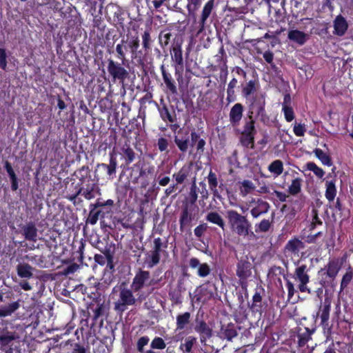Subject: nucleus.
Segmentation results:
<instances>
[{
	"label": "nucleus",
	"mask_w": 353,
	"mask_h": 353,
	"mask_svg": "<svg viewBox=\"0 0 353 353\" xmlns=\"http://www.w3.org/2000/svg\"><path fill=\"white\" fill-rule=\"evenodd\" d=\"M230 230L240 237L252 239L255 234L252 231V225L246 215L235 210L230 209L225 214Z\"/></svg>",
	"instance_id": "obj_1"
},
{
	"label": "nucleus",
	"mask_w": 353,
	"mask_h": 353,
	"mask_svg": "<svg viewBox=\"0 0 353 353\" xmlns=\"http://www.w3.org/2000/svg\"><path fill=\"white\" fill-rule=\"evenodd\" d=\"M134 293V291L131 288H128L125 282L121 283L119 287L118 299L114 303V310L117 314H122L129 306H133L137 302H143L150 295V293H137V297H135Z\"/></svg>",
	"instance_id": "obj_2"
},
{
	"label": "nucleus",
	"mask_w": 353,
	"mask_h": 353,
	"mask_svg": "<svg viewBox=\"0 0 353 353\" xmlns=\"http://www.w3.org/2000/svg\"><path fill=\"white\" fill-rule=\"evenodd\" d=\"M155 167L144 161H139L132 167L130 176L133 183H141L142 188L149 185L150 179L153 178Z\"/></svg>",
	"instance_id": "obj_3"
},
{
	"label": "nucleus",
	"mask_w": 353,
	"mask_h": 353,
	"mask_svg": "<svg viewBox=\"0 0 353 353\" xmlns=\"http://www.w3.org/2000/svg\"><path fill=\"white\" fill-rule=\"evenodd\" d=\"M214 0H208L203 6L198 19L194 18L192 28L198 36L208 30L212 21V17L215 14Z\"/></svg>",
	"instance_id": "obj_4"
},
{
	"label": "nucleus",
	"mask_w": 353,
	"mask_h": 353,
	"mask_svg": "<svg viewBox=\"0 0 353 353\" xmlns=\"http://www.w3.org/2000/svg\"><path fill=\"white\" fill-rule=\"evenodd\" d=\"M123 43L125 44L126 52L130 53L132 60H135L138 65H144L145 54L142 50H139L140 47V40L137 35L128 37L127 39H122Z\"/></svg>",
	"instance_id": "obj_5"
},
{
	"label": "nucleus",
	"mask_w": 353,
	"mask_h": 353,
	"mask_svg": "<svg viewBox=\"0 0 353 353\" xmlns=\"http://www.w3.org/2000/svg\"><path fill=\"white\" fill-rule=\"evenodd\" d=\"M199 213V208L198 206H190L183 203L179 220V228L181 232L190 228L192 222L198 219Z\"/></svg>",
	"instance_id": "obj_6"
},
{
	"label": "nucleus",
	"mask_w": 353,
	"mask_h": 353,
	"mask_svg": "<svg viewBox=\"0 0 353 353\" xmlns=\"http://www.w3.org/2000/svg\"><path fill=\"white\" fill-rule=\"evenodd\" d=\"M114 201L112 199L104 201L102 198H98L94 203H90L89 205L90 212L86 219V223L95 225L99 219L105 218V212L101 210H98L102 206H114Z\"/></svg>",
	"instance_id": "obj_7"
},
{
	"label": "nucleus",
	"mask_w": 353,
	"mask_h": 353,
	"mask_svg": "<svg viewBox=\"0 0 353 353\" xmlns=\"http://www.w3.org/2000/svg\"><path fill=\"white\" fill-rule=\"evenodd\" d=\"M107 64L108 72L112 77V81L123 83L129 78V72L125 68V63L109 59L107 61Z\"/></svg>",
	"instance_id": "obj_8"
},
{
	"label": "nucleus",
	"mask_w": 353,
	"mask_h": 353,
	"mask_svg": "<svg viewBox=\"0 0 353 353\" xmlns=\"http://www.w3.org/2000/svg\"><path fill=\"white\" fill-rule=\"evenodd\" d=\"M310 269L306 264L299 265L294 270L292 278L298 284V289L302 293L311 294L310 288L307 287L310 282V275L308 274Z\"/></svg>",
	"instance_id": "obj_9"
},
{
	"label": "nucleus",
	"mask_w": 353,
	"mask_h": 353,
	"mask_svg": "<svg viewBox=\"0 0 353 353\" xmlns=\"http://www.w3.org/2000/svg\"><path fill=\"white\" fill-rule=\"evenodd\" d=\"M170 54L172 61L174 63V74L179 82L182 81L183 71V59L181 43H174L171 49Z\"/></svg>",
	"instance_id": "obj_10"
},
{
	"label": "nucleus",
	"mask_w": 353,
	"mask_h": 353,
	"mask_svg": "<svg viewBox=\"0 0 353 353\" xmlns=\"http://www.w3.org/2000/svg\"><path fill=\"white\" fill-rule=\"evenodd\" d=\"M150 279V273L148 270H143L139 268L135 273L132 279L130 288L134 291V293L140 294L141 293H146L143 292V288L147 285V282ZM148 293L150 294V292Z\"/></svg>",
	"instance_id": "obj_11"
},
{
	"label": "nucleus",
	"mask_w": 353,
	"mask_h": 353,
	"mask_svg": "<svg viewBox=\"0 0 353 353\" xmlns=\"http://www.w3.org/2000/svg\"><path fill=\"white\" fill-rule=\"evenodd\" d=\"M19 232L24 237L25 240L36 243L39 239L38 229L34 221H28L19 225Z\"/></svg>",
	"instance_id": "obj_12"
},
{
	"label": "nucleus",
	"mask_w": 353,
	"mask_h": 353,
	"mask_svg": "<svg viewBox=\"0 0 353 353\" xmlns=\"http://www.w3.org/2000/svg\"><path fill=\"white\" fill-rule=\"evenodd\" d=\"M252 264L246 259H241L236 265V276L239 279L242 287L247 285L248 279L252 274Z\"/></svg>",
	"instance_id": "obj_13"
},
{
	"label": "nucleus",
	"mask_w": 353,
	"mask_h": 353,
	"mask_svg": "<svg viewBox=\"0 0 353 353\" xmlns=\"http://www.w3.org/2000/svg\"><path fill=\"white\" fill-rule=\"evenodd\" d=\"M96 188V184L92 181L85 183L84 185H81V187L77 188V191L75 193L69 195L68 199L69 201L75 203V201L77 196L79 194H81L84 196V198L87 200H90L95 197L94 188Z\"/></svg>",
	"instance_id": "obj_14"
},
{
	"label": "nucleus",
	"mask_w": 353,
	"mask_h": 353,
	"mask_svg": "<svg viewBox=\"0 0 353 353\" xmlns=\"http://www.w3.org/2000/svg\"><path fill=\"white\" fill-rule=\"evenodd\" d=\"M265 94H256L253 95L250 99V103L249 105L250 112L253 114L255 112L256 115H263L265 105Z\"/></svg>",
	"instance_id": "obj_15"
},
{
	"label": "nucleus",
	"mask_w": 353,
	"mask_h": 353,
	"mask_svg": "<svg viewBox=\"0 0 353 353\" xmlns=\"http://www.w3.org/2000/svg\"><path fill=\"white\" fill-rule=\"evenodd\" d=\"M331 299L326 296L323 303H321L316 314L317 317L321 319V325L325 329L329 325L330 313L331 310Z\"/></svg>",
	"instance_id": "obj_16"
},
{
	"label": "nucleus",
	"mask_w": 353,
	"mask_h": 353,
	"mask_svg": "<svg viewBox=\"0 0 353 353\" xmlns=\"http://www.w3.org/2000/svg\"><path fill=\"white\" fill-rule=\"evenodd\" d=\"M194 330L200 335V341L201 343L205 344L207 340L212 336V329L203 319L196 318Z\"/></svg>",
	"instance_id": "obj_17"
},
{
	"label": "nucleus",
	"mask_w": 353,
	"mask_h": 353,
	"mask_svg": "<svg viewBox=\"0 0 353 353\" xmlns=\"http://www.w3.org/2000/svg\"><path fill=\"white\" fill-rule=\"evenodd\" d=\"M162 78L165 87V92L170 94H177V87L172 74L166 70L164 65L160 67Z\"/></svg>",
	"instance_id": "obj_18"
},
{
	"label": "nucleus",
	"mask_w": 353,
	"mask_h": 353,
	"mask_svg": "<svg viewBox=\"0 0 353 353\" xmlns=\"http://www.w3.org/2000/svg\"><path fill=\"white\" fill-rule=\"evenodd\" d=\"M333 34L338 37H343L348 29V23L346 19L341 14L337 15L333 21Z\"/></svg>",
	"instance_id": "obj_19"
},
{
	"label": "nucleus",
	"mask_w": 353,
	"mask_h": 353,
	"mask_svg": "<svg viewBox=\"0 0 353 353\" xmlns=\"http://www.w3.org/2000/svg\"><path fill=\"white\" fill-rule=\"evenodd\" d=\"M189 265L192 269L198 268L197 275L201 278L208 276L211 272V268L207 263H201L195 257L190 259Z\"/></svg>",
	"instance_id": "obj_20"
},
{
	"label": "nucleus",
	"mask_w": 353,
	"mask_h": 353,
	"mask_svg": "<svg viewBox=\"0 0 353 353\" xmlns=\"http://www.w3.org/2000/svg\"><path fill=\"white\" fill-rule=\"evenodd\" d=\"M305 248V244L297 237L289 240L285 245V250L294 255H299L301 250Z\"/></svg>",
	"instance_id": "obj_21"
},
{
	"label": "nucleus",
	"mask_w": 353,
	"mask_h": 353,
	"mask_svg": "<svg viewBox=\"0 0 353 353\" xmlns=\"http://www.w3.org/2000/svg\"><path fill=\"white\" fill-rule=\"evenodd\" d=\"M243 106L241 103L234 104L230 112V121L232 125H237L243 117Z\"/></svg>",
	"instance_id": "obj_22"
},
{
	"label": "nucleus",
	"mask_w": 353,
	"mask_h": 353,
	"mask_svg": "<svg viewBox=\"0 0 353 353\" xmlns=\"http://www.w3.org/2000/svg\"><path fill=\"white\" fill-rule=\"evenodd\" d=\"M288 38L299 46H303L308 40L309 35L299 30H291L288 32Z\"/></svg>",
	"instance_id": "obj_23"
},
{
	"label": "nucleus",
	"mask_w": 353,
	"mask_h": 353,
	"mask_svg": "<svg viewBox=\"0 0 353 353\" xmlns=\"http://www.w3.org/2000/svg\"><path fill=\"white\" fill-rule=\"evenodd\" d=\"M269 209L270 204L267 201L258 199L256 203V206L251 209L250 214L254 219H256L261 214L267 213Z\"/></svg>",
	"instance_id": "obj_24"
},
{
	"label": "nucleus",
	"mask_w": 353,
	"mask_h": 353,
	"mask_svg": "<svg viewBox=\"0 0 353 353\" xmlns=\"http://www.w3.org/2000/svg\"><path fill=\"white\" fill-rule=\"evenodd\" d=\"M160 117L164 122L174 123L176 120V114L174 110L170 111L165 103H163L161 108H158Z\"/></svg>",
	"instance_id": "obj_25"
},
{
	"label": "nucleus",
	"mask_w": 353,
	"mask_h": 353,
	"mask_svg": "<svg viewBox=\"0 0 353 353\" xmlns=\"http://www.w3.org/2000/svg\"><path fill=\"white\" fill-rule=\"evenodd\" d=\"M314 329H310L305 327L303 329L299 327L297 338L299 347H303L312 339V334L314 332Z\"/></svg>",
	"instance_id": "obj_26"
},
{
	"label": "nucleus",
	"mask_w": 353,
	"mask_h": 353,
	"mask_svg": "<svg viewBox=\"0 0 353 353\" xmlns=\"http://www.w3.org/2000/svg\"><path fill=\"white\" fill-rule=\"evenodd\" d=\"M341 264L338 263V259L334 258L330 259L327 264L325 266L326 275L330 279L334 280L336 277L339 272L341 270Z\"/></svg>",
	"instance_id": "obj_27"
},
{
	"label": "nucleus",
	"mask_w": 353,
	"mask_h": 353,
	"mask_svg": "<svg viewBox=\"0 0 353 353\" xmlns=\"http://www.w3.org/2000/svg\"><path fill=\"white\" fill-rule=\"evenodd\" d=\"M237 331L236 325L234 323H230L227 325H222L220 330L221 337L232 341V339L237 336Z\"/></svg>",
	"instance_id": "obj_28"
},
{
	"label": "nucleus",
	"mask_w": 353,
	"mask_h": 353,
	"mask_svg": "<svg viewBox=\"0 0 353 353\" xmlns=\"http://www.w3.org/2000/svg\"><path fill=\"white\" fill-rule=\"evenodd\" d=\"M16 270H17V275L20 278L30 279L33 277L34 268H32L28 263H19L17 265Z\"/></svg>",
	"instance_id": "obj_29"
},
{
	"label": "nucleus",
	"mask_w": 353,
	"mask_h": 353,
	"mask_svg": "<svg viewBox=\"0 0 353 353\" xmlns=\"http://www.w3.org/2000/svg\"><path fill=\"white\" fill-rule=\"evenodd\" d=\"M161 259V254H157L152 250L145 254V257L143 261V266L148 269H152L157 265Z\"/></svg>",
	"instance_id": "obj_30"
},
{
	"label": "nucleus",
	"mask_w": 353,
	"mask_h": 353,
	"mask_svg": "<svg viewBox=\"0 0 353 353\" xmlns=\"http://www.w3.org/2000/svg\"><path fill=\"white\" fill-rule=\"evenodd\" d=\"M191 322V314L189 312L179 313L176 316V330H182L187 327Z\"/></svg>",
	"instance_id": "obj_31"
},
{
	"label": "nucleus",
	"mask_w": 353,
	"mask_h": 353,
	"mask_svg": "<svg viewBox=\"0 0 353 353\" xmlns=\"http://www.w3.org/2000/svg\"><path fill=\"white\" fill-rule=\"evenodd\" d=\"M20 307V301H16L0 307V318L11 316Z\"/></svg>",
	"instance_id": "obj_32"
},
{
	"label": "nucleus",
	"mask_w": 353,
	"mask_h": 353,
	"mask_svg": "<svg viewBox=\"0 0 353 353\" xmlns=\"http://www.w3.org/2000/svg\"><path fill=\"white\" fill-rule=\"evenodd\" d=\"M196 292L197 290L194 292L195 294L193 297H192V294L190 293L192 303H204L210 299L213 296V293L210 292L207 288H201L198 293H196Z\"/></svg>",
	"instance_id": "obj_33"
},
{
	"label": "nucleus",
	"mask_w": 353,
	"mask_h": 353,
	"mask_svg": "<svg viewBox=\"0 0 353 353\" xmlns=\"http://www.w3.org/2000/svg\"><path fill=\"white\" fill-rule=\"evenodd\" d=\"M174 141L181 152L184 154L188 152L189 145H190V137L188 132L185 133V137L175 135L174 137Z\"/></svg>",
	"instance_id": "obj_34"
},
{
	"label": "nucleus",
	"mask_w": 353,
	"mask_h": 353,
	"mask_svg": "<svg viewBox=\"0 0 353 353\" xmlns=\"http://www.w3.org/2000/svg\"><path fill=\"white\" fill-rule=\"evenodd\" d=\"M4 168L6 170L10 182H11V190L12 191H17L19 188V179L17 178L11 163L6 161L4 163Z\"/></svg>",
	"instance_id": "obj_35"
},
{
	"label": "nucleus",
	"mask_w": 353,
	"mask_h": 353,
	"mask_svg": "<svg viewBox=\"0 0 353 353\" xmlns=\"http://www.w3.org/2000/svg\"><path fill=\"white\" fill-rule=\"evenodd\" d=\"M76 176L81 182L80 184L78 183L79 186L84 185L85 183L92 181L90 176V170L87 165H83L80 169H79L76 172Z\"/></svg>",
	"instance_id": "obj_36"
},
{
	"label": "nucleus",
	"mask_w": 353,
	"mask_h": 353,
	"mask_svg": "<svg viewBox=\"0 0 353 353\" xmlns=\"http://www.w3.org/2000/svg\"><path fill=\"white\" fill-rule=\"evenodd\" d=\"M112 342L110 337H104L97 345L94 353H110L112 350Z\"/></svg>",
	"instance_id": "obj_37"
},
{
	"label": "nucleus",
	"mask_w": 353,
	"mask_h": 353,
	"mask_svg": "<svg viewBox=\"0 0 353 353\" xmlns=\"http://www.w3.org/2000/svg\"><path fill=\"white\" fill-rule=\"evenodd\" d=\"M205 220L211 223L216 225L224 230L225 227L223 217L217 212H210L205 216Z\"/></svg>",
	"instance_id": "obj_38"
},
{
	"label": "nucleus",
	"mask_w": 353,
	"mask_h": 353,
	"mask_svg": "<svg viewBox=\"0 0 353 353\" xmlns=\"http://www.w3.org/2000/svg\"><path fill=\"white\" fill-rule=\"evenodd\" d=\"M259 86V82L256 80H250L245 83L242 88V95L245 98L248 99L252 94H253L257 90Z\"/></svg>",
	"instance_id": "obj_39"
},
{
	"label": "nucleus",
	"mask_w": 353,
	"mask_h": 353,
	"mask_svg": "<svg viewBox=\"0 0 353 353\" xmlns=\"http://www.w3.org/2000/svg\"><path fill=\"white\" fill-rule=\"evenodd\" d=\"M101 166L107 171V174L109 176H112L116 174V170L117 166V160L116 156L113 153L110 154V163L109 164L101 163L99 165Z\"/></svg>",
	"instance_id": "obj_40"
},
{
	"label": "nucleus",
	"mask_w": 353,
	"mask_h": 353,
	"mask_svg": "<svg viewBox=\"0 0 353 353\" xmlns=\"http://www.w3.org/2000/svg\"><path fill=\"white\" fill-rule=\"evenodd\" d=\"M15 339L14 332L6 331L0 334V350L5 349Z\"/></svg>",
	"instance_id": "obj_41"
},
{
	"label": "nucleus",
	"mask_w": 353,
	"mask_h": 353,
	"mask_svg": "<svg viewBox=\"0 0 353 353\" xmlns=\"http://www.w3.org/2000/svg\"><path fill=\"white\" fill-rule=\"evenodd\" d=\"M335 180L327 181L325 183L326 190L325 192V198L330 201H333L336 195V188Z\"/></svg>",
	"instance_id": "obj_42"
},
{
	"label": "nucleus",
	"mask_w": 353,
	"mask_h": 353,
	"mask_svg": "<svg viewBox=\"0 0 353 353\" xmlns=\"http://www.w3.org/2000/svg\"><path fill=\"white\" fill-rule=\"evenodd\" d=\"M237 79L232 78L228 85L226 100L228 103L234 102L236 99L234 89L237 87Z\"/></svg>",
	"instance_id": "obj_43"
},
{
	"label": "nucleus",
	"mask_w": 353,
	"mask_h": 353,
	"mask_svg": "<svg viewBox=\"0 0 353 353\" xmlns=\"http://www.w3.org/2000/svg\"><path fill=\"white\" fill-rule=\"evenodd\" d=\"M262 295L260 292L256 291L252 296V303L250 306V309L254 312H259L260 314L263 311V307L261 305Z\"/></svg>",
	"instance_id": "obj_44"
},
{
	"label": "nucleus",
	"mask_w": 353,
	"mask_h": 353,
	"mask_svg": "<svg viewBox=\"0 0 353 353\" xmlns=\"http://www.w3.org/2000/svg\"><path fill=\"white\" fill-rule=\"evenodd\" d=\"M254 184L250 180H243L240 183L239 191L240 195L243 197L250 194L255 189Z\"/></svg>",
	"instance_id": "obj_45"
},
{
	"label": "nucleus",
	"mask_w": 353,
	"mask_h": 353,
	"mask_svg": "<svg viewBox=\"0 0 353 353\" xmlns=\"http://www.w3.org/2000/svg\"><path fill=\"white\" fill-rule=\"evenodd\" d=\"M207 178L209 188L212 192L213 195L214 196L219 197V192L217 190L218 180L216 174L213 172L212 170H210Z\"/></svg>",
	"instance_id": "obj_46"
},
{
	"label": "nucleus",
	"mask_w": 353,
	"mask_h": 353,
	"mask_svg": "<svg viewBox=\"0 0 353 353\" xmlns=\"http://www.w3.org/2000/svg\"><path fill=\"white\" fill-rule=\"evenodd\" d=\"M198 199L197 187L195 183H193L190 187L188 197L183 204L190 206H197L196 202Z\"/></svg>",
	"instance_id": "obj_47"
},
{
	"label": "nucleus",
	"mask_w": 353,
	"mask_h": 353,
	"mask_svg": "<svg viewBox=\"0 0 353 353\" xmlns=\"http://www.w3.org/2000/svg\"><path fill=\"white\" fill-rule=\"evenodd\" d=\"M142 39V48L144 50L145 56L148 52L151 50V46L152 43V39L150 35V31L149 30H145L141 35Z\"/></svg>",
	"instance_id": "obj_48"
},
{
	"label": "nucleus",
	"mask_w": 353,
	"mask_h": 353,
	"mask_svg": "<svg viewBox=\"0 0 353 353\" xmlns=\"http://www.w3.org/2000/svg\"><path fill=\"white\" fill-rule=\"evenodd\" d=\"M314 153L323 165H327L328 167L332 165V160L331 157L327 153L324 152L321 149H314Z\"/></svg>",
	"instance_id": "obj_49"
},
{
	"label": "nucleus",
	"mask_w": 353,
	"mask_h": 353,
	"mask_svg": "<svg viewBox=\"0 0 353 353\" xmlns=\"http://www.w3.org/2000/svg\"><path fill=\"white\" fill-rule=\"evenodd\" d=\"M190 169L188 166H183L178 172L173 174V178L176 180V184L183 183L189 176Z\"/></svg>",
	"instance_id": "obj_50"
},
{
	"label": "nucleus",
	"mask_w": 353,
	"mask_h": 353,
	"mask_svg": "<svg viewBox=\"0 0 353 353\" xmlns=\"http://www.w3.org/2000/svg\"><path fill=\"white\" fill-rule=\"evenodd\" d=\"M254 136H255V134H241V135L240 137V139H239L241 144L246 148L254 149Z\"/></svg>",
	"instance_id": "obj_51"
},
{
	"label": "nucleus",
	"mask_w": 353,
	"mask_h": 353,
	"mask_svg": "<svg viewBox=\"0 0 353 353\" xmlns=\"http://www.w3.org/2000/svg\"><path fill=\"white\" fill-rule=\"evenodd\" d=\"M268 170L275 174L279 176L283 171V163L282 161L277 159L273 161L268 166Z\"/></svg>",
	"instance_id": "obj_52"
},
{
	"label": "nucleus",
	"mask_w": 353,
	"mask_h": 353,
	"mask_svg": "<svg viewBox=\"0 0 353 353\" xmlns=\"http://www.w3.org/2000/svg\"><path fill=\"white\" fill-rule=\"evenodd\" d=\"M302 179L296 178L292 181L291 184L288 187V192L291 195H296L301 191Z\"/></svg>",
	"instance_id": "obj_53"
},
{
	"label": "nucleus",
	"mask_w": 353,
	"mask_h": 353,
	"mask_svg": "<svg viewBox=\"0 0 353 353\" xmlns=\"http://www.w3.org/2000/svg\"><path fill=\"white\" fill-rule=\"evenodd\" d=\"M306 170L312 171L319 179H322L325 175L324 170L319 167L315 163L310 161L305 165Z\"/></svg>",
	"instance_id": "obj_54"
},
{
	"label": "nucleus",
	"mask_w": 353,
	"mask_h": 353,
	"mask_svg": "<svg viewBox=\"0 0 353 353\" xmlns=\"http://www.w3.org/2000/svg\"><path fill=\"white\" fill-rule=\"evenodd\" d=\"M196 343V339L194 336H190L185 339L184 343H181L180 345L179 348L183 352V353L190 352Z\"/></svg>",
	"instance_id": "obj_55"
},
{
	"label": "nucleus",
	"mask_w": 353,
	"mask_h": 353,
	"mask_svg": "<svg viewBox=\"0 0 353 353\" xmlns=\"http://www.w3.org/2000/svg\"><path fill=\"white\" fill-rule=\"evenodd\" d=\"M249 121H247L243 126V130L241 132V134H256V130L255 128V121L253 120L252 115L249 116Z\"/></svg>",
	"instance_id": "obj_56"
},
{
	"label": "nucleus",
	"mask_w": 353,
	"mask_h": 353,
	"mask_svg": "<svg viewBox=\"0 0 353 353\" xmlns=\"http://www.w3.org/2000/svg\"><path fill=\"white\" fill-rule=\"evenodd\" d=\"M123 155L126 165H129L135 159V152L129 145L123 148Z\"/></svg>",
	"instance_id": "obj_57"
},
{
	"label": "nucleus",
	"mask_w": 353,
	"mask_h": 353,
	"mask_svg": "<svg viewBox=\"0 0 353 353\" xmlns=\"http://www.w3.org/2000/svg\"><path fill=\"white\" fill-rule=\"evenodd\" d=\"M271 222L268 219H263L260 223H256L254 226L256 233L267 232L271 228Z\"/></svg>",
	"instance_id": "obj_58"
},
{
	"label": "nucleus",
	"mask_w": 353,
	"mask_h": 353,
	"mask_svg": "<svg viewBox=\"0 0 353 353\" xmlns=\"http://www.w3.org/2000/svg\"><path fill=\"white\" fill-rule=\"evenodd\" d=\"M116 52L117 53V57L121 60L123 63H125L126 61V50L122 39L121 40V43L117 45Z\"/></svg>",
	"instance_id": "obj_59"
},
{
	"label": "nucleus",
	"mask_w": 353,
	"mask_h": 353,
	"mask_svg": "<svg viewBox=\"0 0 353 353\" xmlns=\"http://www.w3.org/2000/svg\"><path fill=\"white\" fill-rule=\"evenodd\" d=\"M349 270H350L347 271L342 277L340 285L341 291L343 290L345 288H347L353 279V272L351 270V268H349Z\"/></svg>",
	"instance_id": "obj_60"
},
{
	"label": "nucleus",
	"mask_w": 353,
	"mask_h": 353,
	"mask_svg": "<svg viewBox=\"0 0 353 353\" xmlns=\"http://www.w3.org/2000/svg\"><path fill=\"white\" fill-rule=\"evenodd\" d=\"M166 347L164 340L159 336H156L150 343V348L152 350H163Z\"/></svg>",
	"instance_id": "obj_61"
},
{
	"label": "nucleus",
	"mask_w": 353,
	"mask_h": 353,
	"mask_svg": "<svg viewBox=\"0 0 353 353\" xmlns=\"http://www.w3.org/2000/svg\"><path fill=\"white\" fill-rule=\"evenodd\" d=\"M170 142L169 140L165 137H160L157 140V146L159 152H166L167 153L169 152L168 148L169 146Z\"/></svg>",
	"instance_id": "obj_62"
},
{
	"label": "nucleus",
	"mask_w": 353,
	"mask_h": 353,
	"mask_svg": "<svg viewBox=\"0 0 353 353\" xmlns=\"http://www.w3.org/2000/svg\"><path fill=\"white\" fill-rule=\"evenodd\" d=\"M282 111L284 114V117L286 121L291 122L294 119V112L291 106L282 107Z\"/></svg>",
	"instance_id": "obj_63"
},
{
	"label": "nucleus",
	"mask_w": 353,
	"mask_h": 353,
	"mask_svg": "<svg viewBox=\"0 0 353 353\" xmlns=\"http://www.w3.org/2000/svg\"><path fill=\"white\" fill-rule=\"evenodd\" d=\"M67 353H86V350L83 345L74 343L70 344V350Z\"/></svg>",
	"instance_id": "obj_64"
}]
</instances>
